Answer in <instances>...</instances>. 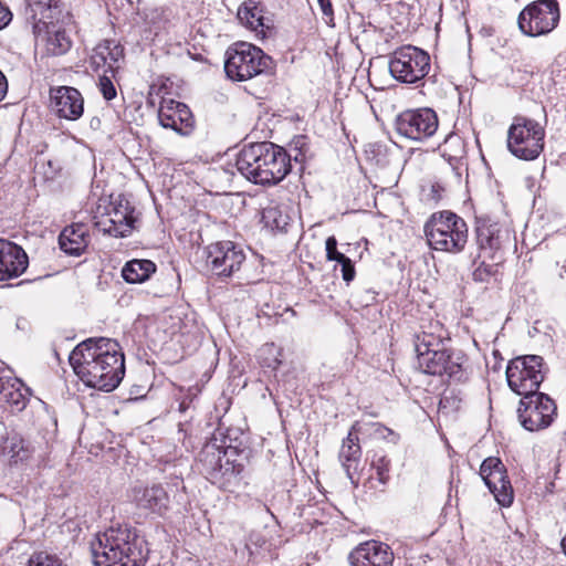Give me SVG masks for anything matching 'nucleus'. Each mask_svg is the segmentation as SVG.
Segmentation results:
<instances>
[{
	"instance_id": "15",
	"label": "nucleus",
	"mask_w": 566,
	"mask_h": 566,
	"mask_svg": "<svg viewBox=\"0 0 566 566\" xmlns=\"http://www.w3.org/2000/svg\"><path fill=\"white\" fill-rule=\"evenodd\" d=\"M480 475L500 505L512 504L513 489L506 469L499 458H486L480 467Z\"/></svg>"
},
{
	"instance_id": "17",
	"label": "nucleus",
	"mask_w": 566,
	"mask_h": 566,
	"mask_svg": "<svg viewBox=\"0 0 566 566\" xmlns=\"http://www.w3.org/2000/svg\"><path fill=\"white\" fill-rule=\"evenodd\" d=\"M25 17L33 23V32L40 38L49 24L59 23L63 17L60 0H27Z\"/></svg>"
},
{
	"instance_id": "40",
	"label": "nucleus",
	"mask_w": 566,
	"mask_h": 566,
	"mask_svg": "<svg viewBox=\"0 0 566 566\" xmlns=\"http://www.w3.org/2000/svg\"><path fill=\"white\" fill-rule=\"evenodd\" d=\"M339 265H340L343 280L347 284L350 283L354 280L355 274H356L353 261L348 258L346 261L339 263Z\"/></svg>"
},
{
	"instance_id": "10",
	"label": "nucleus",
	"mask_w": 566,
	"mask_h": 566,
	"mask_svg": "<svg viewBox=\"0 0 566 566\" xmlns=\"http://www.w3.org/2000/svg\"><path fill=\"white\" fill-rule=\"evenodd\" d=\"M544 377V359L538 355L515 357L506 367L507 385L518 396L537 392Z\"/></svg>"
},
{
	"instance_id": "21",
	"label": "nucleus",
	"mask_w": 566,
	"mask_h": 566,
	"mask_svg": "<svg viewBox=\"0 0 566 566\" xmlns=\"http://www.w3.org/2000/svg\"><path fill=\"white\" fill-rule=\"evenodd\" d=\"M28 264V255L20 245L0 239V281L20 276Z\"/></svg>"
},
{
	"instance_id": "20",
	"label": "nucleus",
	"mask_w": 566,
	"mask_h": 566,
	"mask_svg": "<svg viewBox=\"0 0 566 566\" xmlns=\"http://www.w3.org/2000/svg\"><path fill=\"white\" fill-rule=\"evenodd\" d=\"M133 212L134 209L129 207L128 202L125 205L120 202L112 206L107 211L108 218L98 220L95 224L104 233L115 238H125L128 237L134 229L135 218L133 217Z\"/></svg>"
},
{
	"instance_id": "27",
	"label": "nucleus",
	"mask_w": 566,
	"mask_h": 566,
	"mask_svg": "<svg viewBox=\"0 0 566 566\" xmlns=\"http://www.w3.org/2000/svg\"><path fill=\"white\" fill-rule=\"evenodd\" d=\"M156 264L147 259H134L123 266L122 276L130 284L144 283L156 272Z\"/></svg>"
},
{
	"instance_id": "19",
	"label": "nucleus",
	"mask_w": 566,
	"mask_h": 566,
	"mask_svg": "<svg viewBox=\"0 0 566 566\" xmlns=\"http://www.w3.org/2000/svg\"><path fill=\"white\" fill-rule=\"evenodd\" d=\"M348 558L352 566H391L394 553L385 543L367 541L354 548Z\"/></svg>"
},
{
	"instance_id": "37",
	"label": "nucleus",
	"mask_w": 566,
	"mask_h": 566,
	"mask_svg": "<svg viewBox=\"0 0 566 566\" xmlns=\"http://www.w3.org/2000/svg\"><path fill=\"white\" fill-rule=\"evenodd\" d=\"M28 441L24 440L22 437H20L19 434L14 433V434H11L9 436L6 441H4V446H3V450L10 455V458L12 455L15 454L17 451H20V446H25Z\"/></svg>"
},
{
	"instance_id": "8",
	"label": "nucleus",
	"mask_w": 566,
	"mask_h": 566,
	"mask_svg": "<svg viewBox=\"0 0 566 566\" xmlns=\"http://www.w3.org/2000/svg\"><path fill=\"white\" fill-rule=\"evenodd\" d=\"M545 129L535 119L517 115L507 130L509 151L522 160H534L544 150Z\"/></svg>"
},
{
	"instance_id": "16",
	"label": "nucleus",
	"mask_w": 566,
	"mask_h": 566,
	"mask_svg": "<svg viewBox=\"0 0 566 566\" xmlns=\"http://www.w3.org/2000/svg\"><path fill=\"white\" fill-rule=\"evenodd\" d=\"M158 120L164 128H170L180 135H189L195 126L190 108L181 102L163 99L158 109Z\"/></svg>"
},
{
	"instance_id": "11",
	"label": "nucleus",
	"mask_w": 566,
	"mask_h": 566,
	"mask_svg": "<svg viewBox=\"0 0 566 566\" xmlns=\"http://www.w3.org/2000/svg\"><path fill=\"white\" fill-rule=\"evenodd\" d=\"M429 70V54L412 45L397 49L389 61L390 74L401 83H416L422 80Z\"/></svg>"
},
{
	"instance_id": "24",
	"label": "nucleus",
	"mask_w": 566,
	"mask_h": 566,
	"mask_svg": "<svg viewBox=\"0 0 566 566\" xmlns=\"http://www.w3.org/2000/svg\"><path fill=\"white\" fill-rule=\"evenodd\" d=\"M88 244V232L83 223L65 227L59 235V245L70 255H81Z\"/></svg>"
},
{
	"instance_id": "1",
	"label": "nucleus",
	"mask_w": 566,
	"mask_h": 566,
	"mask_svg": "<svg viewBox=\"0 0 566 566\" xmlns=\"http://www.w3.org/2000/svg\"><path fill=\"white\" fill-rule=\"evenodd\" d=\"M70 365L85 386L109 392L125 375V359L118 343L111 338H87L76 345Z\"/></svg>"
},
{
	"instance_id": "23",
	"label": "nucleus",
	"mask_w": 566,
	"mask_h": 566,
	"mask_svg": "<svg viewBox=\"0 0 566 566\" xmlns=\"http://www.w3.org/2000/svg\"><path fill=\"white\" fill-rule=\"evenodd\" d=\"M359 431V422H355L352 426L347 437L343 440L338 453L339 462L354 486L358 485V480L354 478V473L357 472L361 458V448L357 436Z\"/></svg>"
},
{
	"instance_id": "12",
	"label": "nucleus",
	"mask_w": 566,
	"mask_h": 566,
	"mask_svg": "<svg viewBox=\"0 0 566 566\" xmlns=\"http://www.w3.org/2000/svg\"><path fill=\"white\" fill-rule=\"evenodd\" d=\"M556 413L555 401L548 395L538 391L522 396L517 409L518 420L528 431H537L549 427Z\"/></svg>"
},
{
	"instance_id": "38",
	"label": "nucleus",
	"mask_w": 566,
	"mask_h": 566,
	"mask_svg": "<svg viewBox=\"0 0 566 566\" xmlns=\"http://www.w3.org/2000/svg\"><path fill=\"white\" fill-rule=\"evenodd\" d=\"M99 91L103 94V97L107 101H111L116 97V88L107 76L99 77Z\"/></svg>"
},
{
	"instance_id": "43",
	"label": "nucleus",
	"mask_w": 566,
	"mask_h": 566,
	"mask_svg": "<svg viewBox=\"0 0 566 566\" xmlns=\"http://www.w3.org/2000/svg\"><path fill=\"white\" fill-rule=\"evenodd\" d=\"M8 93V81L4 74L0 71V102L6 97Z\"/></svg>"
},
{
	"instance_id": "22",
	"label": "nucleus",
	"mask_w": 566,
	"mask_h": 566,
	"mask_svg": "<svg viewBox=\"0 0 566 566\" xmlns=\"http://www.w3.org/2000/svg\"><path fill=\"white\" fill-rule=\"evenodd\" d=\"M133 502L138 509L164 516L169 509L170 499L160 484L136 486L133 489Z\"/></svg>"
},
{
	"instance_id": "26",
	"label": "nucleus",
	"mask_w": 566,
	"mask_h": 566,
	"mask_svg": "<svg viewBox=\"0 0 566 566\" xmlns=\"http://www.w3.org/2000/svg\"><path fill=\"white\" fill-rule=\"evenodd\" d=\"M36 39L44 42L45 54L50 56L63 55L72 48L71 36L57 23L49 24Z\"/></svg>"
},
{
	"instance_id": "13",
	"label": "nucleus",
	"mask_w": 566,
	"mask_h": 566,
	"mask_svg": "<svg viewBox=\"0 0 566 566\" xmlns=\"http://www.w3.org/2000/svg\"><path fill=\"white\" fill-rule=\"evenodd\" d=\"M438 116L431 108L407 109L395 120L396 132L408 139L422 142L437 132Z\"/></svg>"
},
{
	"instance_id": "3",
	"label": "nucleus",
	"mask_w": 566,
	"mask_h": 566,
	"mask_svg": "<svg viewBox=\"0 0 566 566\" xmlns=\"http://www.w3.org/2000/svg\"><path fill=\"white\" fill-rule=\"evenodd\" d=\"M91 552L95 566H144L148 549L135 528L118 525L97 536Z\"/></svg>"
},
{
	"instance_id": "18",
	"label": "nucleus",
	"mask_w": 566,
	"mask_h": 566,
	"mask_svg": "<svg viewBox=\"0 0 566 566\" xmlns=\"http://www.w3.org/2000/svg\"><path fill=\"white\" fill-rule=\"evenodd\" d=\"M51 106L54 113L69 120H76L83 115L84 99L78 90L71 86L52 88Z\"/></svg>"
},
{
	"instance_id": "31",
	"label": "nucleus",
	"mask_w": 566,
	"mask_h": 566,
	"mask_svg": "<svg viewBox=\"0 0 566 566\" xmlns=\"http://www.w3.org/2000/svg\"><path fill=\"white\" fill-rule=\"evenodd\" d=\"M488 261H491L489 256H481L479 265L474 269L472 273V277L475 282H489L490 277L496 274L497 266L501 262L500 258L496 256V259L492 261V263H488Z\"/></svg>"
},
{
	"instance_id": "44",
	"label": "nucleus",
	"mask_w": 566,
	"mask_h": 566,
	"mask_svg": "<svg viewBox=\"0 0 566 566\" xmlns=\"http://www.w3.org/2000/svg\"><path fill=\"white\" fill-rule=\"evenodd\" d=\"M560 545H562L563 552L566 555V533H565V536L563 537V539L560 542Z\"/></svg>"
},
{
	"instance_id": "45",
	"label": "nucleus",
	"mask_w": 566,
	"mask_h": 566,
	"mask_svg": "<svg viewBox=\"0 0 566 566\" xmlns=\"http://www.w3.org/2000/svg\"><path fill=\"white\" fill-rule=\"evenodd\" d=\"M113 61H116V56L113 53H109Z\"/></svg>"
},
{
	"instance_id": "7",
	"label": "nucleus",
	"mask_w": 566,
	"mask_h": 566,
	"mask_svg": "<svg viewBox=\"0 0 566 566\" xmlns=\"http://www.w3.org/2000/svg\"><path fill=\"white\" fill-rule=\"evenodd\" d=\"M273 60L260 48L239 42L231 45L226 52L224 72L232 81H247L253 76L270 73Z\"/></svg>"
},
{
	"instance_id": "35",
	"label": "nucleus",
	"mask_w": 566,
	"mask_h": 566,
	"mask_svg": "<svg viewBox=\"0 0 566 566\" xmlns=\"http://www.w3.org/2000/svg\"><path fill=\"white\" fill-rule=\"evenodd\" d=\"M326 258L329 261H336L338 264L346 261L348 256L337 251V240L335 237H328L325 242Z\"/></svg>"
},
{
	"instance_id": "36",
	"label": "nucleus",
	"mask_w": 566,
	"mask_h": 566,
	"mask_svg": "<svg viewBox=\"0 0 566 566\" xmlns=\"http://www.w3.org/2000/svg\"><path fill=\"white\" fill-rule=\"evenodd\" d=\"M239 430L234 429H228L227 433L224 434V438L222 439L223 446H219L222 449V454L228 455L229 453H238L239 446H233L232 443L235 442L239 438Z\"/></svg>"
},
{
	"instance_id": "29",
	"label": "nucleus",
	"mask_w": 566,
	"mask_h": 566,
	"mask_svg": "<svg viewBox=\"0 0 566 566\" xmlns=\"http://www.w3.org/2000/svg\"><path fill=\"white\" fill-rule=\"evenodd\" d=\"M476 244L480 253L473 260V263H478L482 255H486L491 261H494L497 256L499 239L495 238L489 227L476 228Z\"/></svg>"
},
{
	"instance_id": "4",
	"label": "nucleus",
	"mask_w": 566,
	"mask_h": 566,
	"mask_svg": "<svg viewBox=\"0 0 566 566\" xmlns=\"http://www.w3.org/2000/svg\"><path fill=\"white\" fill-rule=\"evenodd\" d=\"M444 337L422 332L416 335L415 349L419 369L428 375L447 376L454 382L468 379V358L462 350L447 349Z\"/></svg>"
},
{
	"instance_id": "25",
	"label": "nucleus",
	"mask_w": 566,
	"mask_h": 566,
	"mask_svg": "<svg viewBox=\"0 0 566 566\" xmlns=\"http://www.w3.org/2000/svg\"><path fill=\"white\" fill-rule=\"evenodd\" d=\"M237 17L243 25L263 36L271 29V21L263 15V8L253 0L243 2L238 9Z\"/></svg>"
},
{
	"instance_id": "41",
	"label": "nucleus",
	"mask_w": 566,
	"mask_h": 566,
	"mask_svg": "<svg viewBox=\"0 0 566 566\" xmlns=\"http://www.w3.org/2000/svg\"><path fill=\"white\" fill-rule=\"evenodd\" d=\"M12 20V13L8 7L0 2V30L4 29Z\"/></svg>"
},
{
	"instance_id": "2",
	"label": "nucleus",
	"mask_w": 566,
	"mask_h": 566,
	"mask_svg": "<svg viewBox=\"0 0 566 566\" xmlns=\"http://www.w3.org/2000/svg\"><path fill=\"white\" fill-rule=\"evenodd\" d=\"M235 166L249 181L272 186L290 172L291 158L283 147L261 142L245 145L238 155Z\"/></svg>"
},
{
	"instance_id": "5",
	"label": "nucleus",
	"mask_w": 566,
	"mask_h": 566,
	"mask_svg": "<svg viewBox=\"0 0 566 566\" xmlns=\"http://www.w3.org/2000/svg\"><path fill=\"white\" fill-rule=\"evenodd\" d=\"M423 231L429 245L437 251L460 253L468 242L467 222L449 210L432 213Z\"/></svg>"
},
{
	"instance_id": "32",
	"label": "nucleus",
	"mask_w": 566,
	"mask_h": 566,
	"mask_svg": "<svg viewBox=\"0 0 566 566\" xmlns=\"http://www.w3.org/2000/svg\"><path fill=\"white\" fill-rule=\"evenodd\" d=\"M280 349L275 347L273 344H266L260 349V360L263 367L270 368L272 370H276L282 360L279 358Z\"/></svg>"
},
{
	"instance_id": "6",
	"label": "nucleus",
	"mask_w": 566,
	"mask_h": 566,
	"mask_svg": "<svg viewBox=\"0 0 566 566\" xmlns=\"http://www.w3.org/2000/svg\"><path fill=\"white\" fill-rule=\"evenodd\" d=\"M199 463L202 473L216 486L223 491L234 492L240 485L244 465L231 460L229 454L223 455L222 449L217 444V438L207 442L199 453Z\"/></svg>"
},
{
	"instance_id": "42",
	"label": "nucleus",
	"mask_w": 566,
	"mask_h": 566,
	"mask_svg": "<svg viewBox=\"0 0 566 566\" xmlns=\"http://www.w3.org/2000/svg\"><path fill=\"white\" fill-rule=\"evenodd\" d=\"M324 17L333 20L334 11L331 0H317Z\"/></svg>"
},
{
	"instance_id": "39",
	"label": "nucleus",
	"mask_w": 566,
	"mask_h": 566,
	"mask_svg": "<svg viewBox=\"0 0 566 566\" xmlns=\"http://www.w3.org/2000/svg\"><path fill=\"white\" fill-rule=\"evenodd\" d=\"M19 448L20 451H17L15 454L11 457V463H23L28 461L33 453V449L31 448L29 442H27L25 446H20Z\"/></svg>"
},
{
	"instance_id": "34",
	"label": "nucleus",
	"mask_w": 566,
	"mask_h": 566,
	"mask_svg": "<svg viewBox=\"0 0 566 566\" xmlns=\"http://www.w3.org/2000/svg\"><path fill=\"white\" fill-rule=\"evenodd\" d=\"M371 467L376 470L379 482L386 484L389 480L390 460L386 455L375 454Z\"/></svg>"
},
{
	"instance_id": "14",
	"label": "nucleus",
	"mask_w": 566,
	"mask_h": 566,
	"mask_svg": "<svg viewBox=\"0 0 566 566\" xmlns=\"http://www.w3.org/2000/svg\"><path fill=\"white\" fill-rule=\"evenodd\" d=\"M206 263L212 274L220 277H229L237 272L243 261L245 254L238 249L232 241H220L212 243L206 249Z\"/></svg>"
},
{
	"instance_id": "30",
	"label": "nucleus",
	"mask_w": 566,
	"mask_h": 566,
	"mask_svg": "<svg viewBox=\"0 0 566 566\" xmlns=\"http://www.w3.org/2000/svg\"><path fill=\"white\" fill-rule=\"evenodd\" d=\"M28 399L19 387L0 378V403H8L13 411H22Z\"/></svg>"
},
{
	"instance_id": "9",
	"label": "nucleus",
	"mask_w": 566,
	"mask_h": 566,
	"mask_svg": "<svg viewBox=\"0 0 566 566\" xmlns=\"http://www.w3.org/2000/svg\"><path fill=\"white\" fill-rule=\"evenodd\" d=\"M560 20L557 0H535L524 7L517 17L520 31L531 38L547 35Z\"/></svg>"
},
{
	"instance_id": "33",
	"label": "nucleus",
	"mask_w": 566,
	"mask_h": 566,
	"mask_svg": "<svg viewBox=\"0 0 566 566\" xmlns=\"http://www.w3.org/2000/svg\"><path fill=\"white\" fill-rule=\"evenodd\" d=\"M28 566H66L61 558L56 555L46 552L33 553L29 560Z\"/></svg>"
},
{
	"instance_id": "28",
	"label": "nucleus",
	"mask_w": 566,
	"mask_h": 566,
	"mask_svg": "<svg viewBox=\"0 0 566 566\" xmlns=\"http://www.w3.org/2000/svg\"><path fill=\"white\" fill-rule=\"evenodd\" d=\"M291 221L286 206L271 203L262 210V222L272 231L286 232Z\"/></svg>"
}]
</instances>
